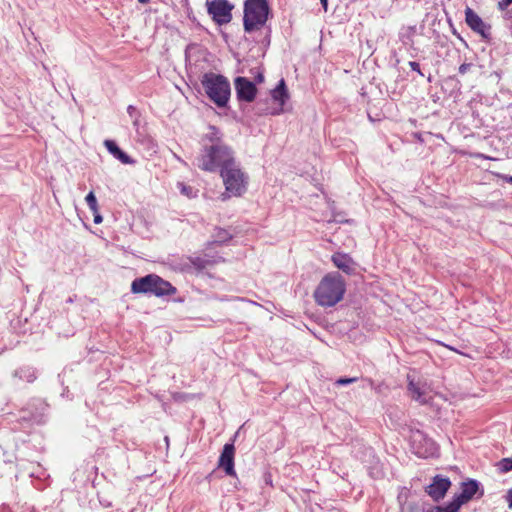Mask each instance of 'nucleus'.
<instances>
[{"label":"nucleus","instance_id":"nucleus-19","mask_svg":"<svg viewBox=\"0 0 512 512\" xmlns=\"http://www.w3.org/2000/svg\"><path fill=\"white\" fill-rule=\"evenodd\" d=\"M85 201L93 213L98 211V203L95 194L91 191L87 194Z\"/></svg>","mask_w":512,"mask_h":512},{"label":"nucleus","instance_id":"nucleus-11","mask_svg":"<svg viewBox=\"0 0 512 512\" xmlns=\"http://www.w3.org/2000/svg\"><path fill=\"white\" fill-rule=\"evenodd\" d=\"M466 24L476 33L480 34L482 38L489 39L491 35V27L485 23L482 18L470 7L465 9Z\"/></svg>","mask_w":512,"mask_h":512},{"label":"nucleus","instance_id":"nucleus-16","mask_svg":"<svg viewBox=\"0 0 512 512\" xmlns=\"http://www.w3.org/2000/svg\"><path fill=\"white\" fill-rule=\"evenodd\" d=\"M332 262L333 264L340 270H342L346 274H351L354 271L355 263L353 259L348 255L344 253H334L332 255Z\"/></svg>","mask_w":512,"mask_h":512},{"label":"nucleus","instance_id":"nucleus-22","mask_svg":"<svg viewBox=\"0 0 512 512\" xmlns=\"http://www.w3.org/2000/svg\"><path fill=\"white\" fill-rule=\"evenodd\" d=\"M178 187L180 188V191H181L182 194L186 195L187 197H192L193 196V189H192V187L186 186L183 183H179Z\"/></svg>","mask_w":512,"mask_h":512},{"label":"nucleus","instance_id":"nucleus-24","mask_svg":"<svg viewBox=\"0 0 512 512\" xmlns=\"http://www.w3.org/2000/svg\"><path fill=\"white\" fill-rule=\"evenodd\" d=\"M512 4V0H501L498 2V8L500 10L507 9Z\"/></svg>","mask_w":512,"mask_h":512},{"label":"nucleus","instance_id":"nucleus-1","mask_svg":"<svg viewBox=\"0 0 512 512\" xmlns=\"http://www.w3.org/2000/svg\"><path fill=\"white\" fill-rule=\"evenodd\" d=\"M236 161L233 150L217 141L210 146L204 147L197 158V166L203 171L221 173L222 170L233 165Z\"/></svg>","mask_w":512,"mask_h":512},{"label":"nucleus","instance_id":"nucleus-6","mask_svg":"<svg viewBox=\"0 0 512 512\" xmlns=\"http://www.w3.org/2000/svg\"><path fill=\"white\" fill-rule=\"evenodd\" d=\"M268 17L266 0H246L244 8V29L251 32L262 26Z\"/></svg>","mask_w":512,"mask_h":512},{"label":"nucleus","instance_id":"nucleus-21","mask_svg":"<svg viewBox=\"0 0 512 512\" xmlns=\"http://www.w3.org/2000/svg\"><path fill=\"white\" fill-rule=\"evenodd\" d=\"M497 466L501 472H508L512 470V458L502 459L501 461L498 462Z\"/></svg>","mask_w":512,"mask_h":512},{"label":"nucleus","instance_id":"nucleus-31","mask_svg":"<svg viewBox=\"0 0 512 512\" xmlns=\"http://www.w3.org/2000/svg\"><path fill=\"white\" fill-rule=\"evenodd\" d=\"M501 178L506 181L507 183H510L512 184V176H509V175H503L501 176Z\"/></svg>","mask_w":512,"mask_h":512},{"label":"nucleus","instance_id":"nucleus-23","mask_svg":"<svg viewBox=\"0 0 512 512\" xmlns=\"http://www.w3.org/2000/svg\"><path fill=\"white\" fill-rule=\"evenodd\" d=\"M356 381H357V378H355V377H353V378H339L336 381V384H338V385H348V384L354 383Z\"/></svg>","mask_w":512,"mask_h":512},{"label":"nucleus","instance_id":"nucleus-17","mask_svg":"<svg viewBox=\"0 0 512 512\" xmlns=\"http://www.w3.org/2000/svg\"><path fill=\"white\" fill-rule=\"evenodd\" d=\"M105 147L107 150L118 160H120L123 164H130L132 163V160L130 157L124 153L117 144L112 140H105L104 142Z\"/></svg>","mask_w":512,"mask_h":512},{"label":"nucleus","instance_id":"nucleus-13","mask_svg":"<svg viewBox=\"0 0 512 512\" xmlns=\"http://www.w3.org/2000/svg\"><path fill=\"white\" fill-rule=\"evenodd\" d=\"M450 486L451 482L449 478L437 475L433 478L432 483L427 486L426 492L435 501H439L445 496Z\"/></svg>","mask_w":512,"mask_h":512},{"label":"nucleus","instance_id":"nucleus-5","mask_svg":"<svg viewBox=\"0 0 512 512\" xmlns=\"http://www.w3.org/2000/svg\"><path fill=\"white\" fill-rule=\"evenodd\" d=\"M133 293H152L156 296L170 295L175 292V288L167 281L157 275L150 274L135 279L131 284Z\"/></svg>","mask_w":512,"mask_h":512},{"label":"nucleus","instance_id":"nucleus-2","mask_svg":"<svg viewBox=\"0 0 512 512\" xmlns=\"http://www.w3.org/2000/svg\"><path fill=\"white\" fill-rule=\"evenodd\" d=\"M345 290L343 277L339 273H328L314 292L315 301L320 306L332 307L342 300Z\"/></svg>","mask_w":512,"mask_h":512},{"label":"nucleus","instance_id":"nucleus-29","mask_svg":"<svg viewBox=\"0 0 512 512\" xmlns=\"http://www.w3.org/2000/svg\"><path fill=\"white\" fill-rule=\"evenodd\" d=\"M93 214H94V223H95V224H100V223H102L103 218H102V216L99 214V212L97 211V213H93Z\"/></svg>","mask_w":512,"mask_h":512},{"label":"nucleus","instance_id":"nucleus-27","mask_svg":"<svg viewBox=\"0 0 512 512\" xmlns=\"http://www.w3.org/2000/svg\"><path fill=\"white\" fill-rule=\"evenodd\" d=\"M409 66L411 67L412 70L418 72L420 75L423 76V74L420 71V66H419V64L417 62L410 61L409 62Z\"/></svg>","mask_w":512,"mask_h":512},{"label":"nucleus","instance_id":"nucleus-3","mask_svg":"<svg viewBox=\"0 0 512 512\" xmlns=\"http://www.w3.org/2000/svg\"><path fill=\"white\" fill-rule=\"evenodd\" d=\"M202 85L208 97L218 107H224L230 98V84L227 78L215 73H206Z\"/></svg>","mask_w":512,"mask_h":512},{"label":"nucleus","instance_id":"nucleus-4","mask_svg":"<svg viewBox=\"0 0 512 512\" xmlns=\"http://www.w3.org/2000/svg\"><path fill=\"white\" fill-rule=\"evenodd\" d=\"M220 175L225 186V193L222 194L223 199H225L226 194H228V197H238L246 192L249 178L237 162L222 170Z\"/></svg>","mask_w":512,"mask_h":512},{"label":"nucleus","instance_id":"nucleus-7","mask_svg":"<svg viewBox=\"0 0 512 512\" xmlns=\"http://www.w3.org/2000/svg\"><path fill=\"white\" fill-rule=\"evenodd\" d=\"M409 440L414 454L419 457L427 458L437 451L435 442L420 430H411Z\"/></svg>","mask_w":512,"mask_h":512},{"label":"nucleus","instance_id":"nucleus-30","mask_svg":"<svg viewBox=\"0 0 512 512\" xmlns=\"http://www.w3.org/2000/svg\"><path fill=\"white\" fill-rule=\"evenodd\" d=\"M506 498L508 501L509 508L512 509V489L508 491Z\"/></svg>","mask_w":512,"mask_h":512},{"label":"nucleus","instance_id":"nucleus-32","mask_svg":"<svg viewBox=\"0 0 512 512\" xmlns=\"http://www.w3.org/2000/svg\"><path fill=\"white\" fill-rule=\"evenodd\" d=\"M263 80H264V76H263V74L259 73V74L257 75V77H256V81H257L258 83H261V82H263Z\"/></svg>","mask_w":512,"mask_h":512},{"label":"nucleus","instance_id":"nucleus-10","mask_svg":"<svg viewBox=\"0 0 512 512\" xmlns=\"http://www.w3.org/2000/svg\"><path fill=\"white\" fill-rule=\"evenodd\" d=\"M479 490V483L476 480H469L462 483L461 493L456 495L448 506L453 512H458L460 507L470 501Z\"/></svg>","mask_w":512,"mask_h":512},{"label":"nucleus","instance_id":"nucleus-36","mask_svg":"<svg viewBox=\"0 0 512 512\" xmlns=\"http://www.w3.org/2000/svg\"><path fill=\"white\" fill-rule=\"evenodd\" d=\"M140 3H147L149 0H138Z\"/></svg>","mask_w":512,"mask_h":512},{"label":"nucleus","instance_id":"nucleus-34","mask_svg":"<svg viewBox=\"0 0 512 512\" xmlns=\"http://www.w3.org/2000/svg\"><path fill=\"white\" fill-rule=\"evenodd\" d=\"M414 136L417 137L418 140L424 141L421 134L415 133Z\"/></svg>","mask_w":512,"mask_h":512},{"label":"nucleus","instance_id":"nucleus-8","mask_svg":"<svg viewBox=\"0 0 512 512\" xmlns=\"http://www.w3.org/2000/svg\"><path fill=\"white\" fill-rule=\"evenodd\" d=\"M407 379V391L410 398L421 405L428 404L432 399V389L427 382L421 379L415 380L411 375H408Z\"/></svg>","mask_w":512,"mask_h":512},{"label":"nucleus","instance_id":"nucleus-18","mask_svg":"<svg viewBox=\"0 0 512 512\" xmlns=\"http://www.w3.org/2000/svg\"><path fill=\"white\" fill-rule=\"evenodd\" d=\"M14 376L20 379H25L27 382H32L36 378L33 371L29 369H20L15 371Z\"/></svg>","mask_w":512,"mask_h":512},{"label":"nucleus","instance_id":"nucleus-9","mask_svg":"<svg viewBox=\"0 0 512 512\" xmlns=\"http://www.w3.org/2000/svg\"><path fill=\"white\" fill-rule=\"evenodd\" d=\"M206 6L209 15L219 25L227 24L231 21L233 6L227 0H207Z\"/></svg>","mask_w":512,"mask_h":512},{"label":"nucleus","instance_id":"nucleus-33","mask_svg":"<svg viewBox=\"0 0 512 512\" xmlns=\"http://www.w3.org/2000/svg\"><path fill=\"white\" fill-rule=\"evenodd\" d=\"M321 4L325 10H327V0H321Z\"/></svg>","mask_w":512,"mask_h":512},{"label":"nucleus","instance_id":"nucleus-20","mask_svg":"<svg viewBox=\"0 0 512 512\" xmlns=\"http://www.w3.org/2000/svg\"><path fill=\"white\" fill-rule=\"evenodd\" d=\"M127 112L129 116L133 119L134 126H141L143 124L142 118L140 117L138 111L133 106H129Z\"/></svg>","mask_w":512,"mask_h":512},{"label":"nucleus","instance_id":"nucleus-12","mask_svg":"<svg viewBox=\"0 0 512 512\" xmlns=\"http://www.w3.org/2000/svg\"><path fill=\"white\" fill-rule=\"evenodd\" d=\"M235 90L239 100L251 102L256 96L257 89L253 82L245 77L235 79Z\"/></svg>","mask_w":512,"mask_h":512},{"label":"nucleus","instance_id":"nucleus-14","mask_svg":"<svg viewBox=\"0 0 512 512\" xmlns=\"http://www.w3.org/2000/svg\"><path fill=\"white\" fill-rule=\"evenodd\" d=\"M235 447L232 443H226L219 458V467L223 468L229 476H235L234 470Z\"/></svg>","mask_w":512,"mask_h":512},{"label":"nucleus","instance_id":"nucleus-15","mask_svg":"<svg viewBox=\"0 0 512 512\" xmlns=\"http://www.w3.org/2000/svg\"><path fill=\"white\" fill-rule=\"evenodd\" d=\"M271 97L274 103L277 105V107H275L271 113L274 114L282 111L283 106L288 99V93L286 90L285 81L283 79H281L277 87L272 90Z\"/></svg>","mask_w":512,"mask_h":512},{"label":"nucleus","instance_id":"nucleus-35","mask_svg":"<svg viewBox=\"0 0 512 512\" xmlns=\"http://www.w3.org/2000/svg\"><path fill=\"white\" fill-rule=\"evenodd\" d=\"M474 156L477 157V158H485V156L483 154H480V153H477ZM486 159H490V158L486 157Z\"/></svg>","mask_w":512,"mask_h":512},{"label":"nucleus","instance_id":"nucleus-26","mask_svg":"<svg viewBox=\"0 0 512 512\" xmlns=\"http://www.w3.org/2000/svg\"><path fill=\"white\" fill-rule=\"evenodd\" d=\"M228 238H230V236H228V233L226 231H219V233L217 234V241L219 242H224Z\"/></svg>","mask_w":512,"mask_h":512},{"label":"nucleus","instance_id":"nucleus-25","mask_svg":"<svg viewBox=\"0 0 512 512\" xmlns=\"http://www.w3.org/2000/svg\"><path fill=\"white\" fill-rule=\"evenodd\" d=\"M426 512H453V510L447 505L446 507H435L433 509H430Z\"/></svg>","mask_w":512,"mask_h":512},{"label":"nucleus","instance_id":"nucleus-28","mask_svg":"<svg viewBox=\"0 0 512 512\" xmlns=\"http://www.w3.org/2000/svg\"><path fill=\"white\" fill-rule=\"evenodd\" d=\"M471 68V64L469 63H464L462 65H460L459 67V73L460 74H465L469 69Z\"/></svg>","mask_w":512,"mask_h":512}]
</instances>
